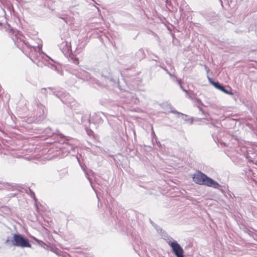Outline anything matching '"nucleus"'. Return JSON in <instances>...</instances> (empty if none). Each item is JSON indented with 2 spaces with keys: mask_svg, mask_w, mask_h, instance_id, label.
I'll list each match as a JSON object with an SVG mask.
<instances>
[{
  "mask_svg": "<svg viewBox=\"0 0 257 257\" xmlns=\"http://www.w3.org/2000/svg\"><path fill=\"white\" fill-rule=\"evenodd\" d=\"M66 145L67 146V151L68 152H70L71 150H73V147L72 146H71L70 145H69L67 143L66 144Z\"/></svg>",
  "mask_w": 257,
  "mask_h": 257,
  "instance_id": "obj_8",
  "label": "nucleus"
},
{
  "mask_svg": "<svg viewBox=\"0 0 257 257\" xmlns=\"http://www.w3.org/2000/svg\"><path fill=\"white\" fill-rule=\"evenodd\" d=\"M193 180L194 182L199 184L213 187L220 190L221 186L217 182L208 177L201 172H197L194 174Z\"/></svg>",
  "mask_w": 257,
  "mask_h": 257,
  "instance_id": "obj_1",
  "label": "nucleus"
},
{
  "mask_svg": "<svg viewBox=\"0 0 257 257\" xmlns=\"http://www.w3.org/2000/svg\"><path fill=\"white\" fill-rule=\"evenodd\" d=\"M164 70L169 75V76L171 77H172L173 78H174V79H176L177 80V81L178 82V84L180 85V87L185 92H187V91L183 89V87L182 86L181 84V82H180V80H178L177 79L176 77L173 74L170 73L167 69H164Z\"/></svg>",
  "mask_w": 257,
  "mask_h": 257,
  "instance_id": "obj_4",
  "label": "nucleus"
},
{
  "mask_svg": "<svg viewBox=\"0 0 257 257\" xmlns=\"http://www.w3.org/2000/svg\"><path fill=\"white\" fill-rule=\"evenodd\" d=\"M51 68L53 69H55V66H53V65H51Z\"/></svg>",
  "mask_w": 257,
  "mask_h": 257,
  "instance_id": "obj_12",
  "label": "nucleus"
},
{
  "mask_svg": "<svg viewBox=\"0 0 257 257\" xmlns=\"http://www.w3.org/2000/svg\"><path fill=\"white\" fill-rule=\"evenodd\" d=\"M65 45L66 48V50H67L68 51L70 47H71V44L70 43L68 42L67 41H65L64 42L62 43V45Z\"/></svg>",
  "mask_w": 257,
  "mask_h": 257,
  "instance_id": "obj_5",
  "label": "nucleus"
},
{
  "mask_svg": "<svg viewBox=\"0 0 257 257\" xmlns=\"http://www.w3.org/2000/svg\"><path fill=\"white\" fill-rule=\"evenodd\" d=\"M220 90H221L222 91H223V92H224L225 93L227 94H230V95L233 94L231 91L227 90L223 87V86L221 88Z\"/></svg>",
  "mask_w": 257,
  "mask_h": 257,
  "instance_id": "obj_7",
  "label": "nucleus"
},
{
  "mask_svg": "<svg viewBox=\"0 0 257 257\" xmlns=\"http://www.w3.org/2000/svg\"><path fill=\"white\" fill-rule=\"evenodd\" d=\"M169 244L177 257H183V250L177 241L169 242Z\"/></svg>",
  "mask_w": 257,
  "mask_h": 257,
  "instance_id": "obj_3",
  "label": "nucleus"
},
{
  "mask_svg": "<svg viewBox=\"0 0 257 257\" xmlns=\"http://www.w3.org/2000/svg\"><path fill=\"white\" fill-rule=\"evenodd\" d=\"M220 3H221V5L222 6V2L221 0H219Z\"/></svg>",
  "mask_w": 257,
  "mask_h": 257,
  "instance_id": "obj_13",
  "label": "nucleus"
},
{
  "mask_svg": "<svg viewBox=\"0 0 257 257\" xmlns=\"http://www.w3.org/2000/svg\"><path fill=\"white\" fill-rule=\"evenodd\" d=\"M204 68H205V69L206 70L207 72H208L209 70V69L207 68V67L206 66H204Z\"/></svg>",
  "mask_w": 257,
  "mask_h": 257,
  "instance_id": "obj_10",
  "label": "nucleus"
},
{
  "mask_svg": "<svg viewBox=\"0 0 257 257\" xmlns=\"http://www.w3.org/2000/svg\"><path fill=\"white\" fill-rule=\"evenodd\" d=\"M152 135L155 136V133H154V132L153 131V127L152 128Z\"/></svg>",
  "mask_w": 257,
  "mask_h": 257,
  "instance_id": "obj_11",
  "label": "nucleus"
},
{
  "mask_svg": "<svg viewBox=\"0 0 257 257\" xmlns=\"http://www.w3.org/2000/svg\"><path fill=\"white\" fill-rule=\"evenodd\" d=\"M13 245L21 247H31V244L28 239L20 234H15L12 240Z\"/></svg>",
  "mask_w": 257,
  "mask_h": 257,
  "instance_id": "obj_2",
  "label": "nucleus"
},
{
  "mask_svg": "<svg viewBox=\"0 0 257 257\" xmlns=\"http://www.w3.org/2000/svg\"><path fill=\"white\" fill-rule=\"evenodd\" d=\"M212 84L215 86V88L221 90V88L223 87L222 85H220L218 82H212Z\"/></svg>",
  "mask_w": 257,
  "mask_h": 257,
  "instance_id": "obj_6",
  "label": "nucleus"
},
{
  "mask_svg": "<svg viewBox=\"0 0 257 257\" xmlns=\"http://www.w3.org/2000/svg\"><path fill=\"white\" fill-rule=\"evenodd\" d=\"M172 112L173 113H176V114H181V115H183L182 113H180L176 110H173L172 111Z\"/></svg>",
  "mask_w": 257,
  "mask_h": 257,
  "instance_id": "obj_9",
  "label": "nucleus"
}]
</instances>
